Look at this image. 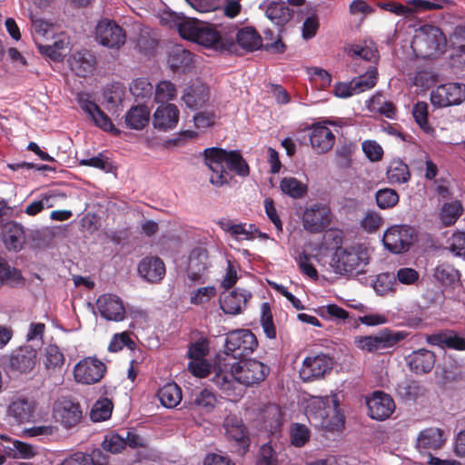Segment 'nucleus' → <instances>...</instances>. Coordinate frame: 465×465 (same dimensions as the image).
<instances>
[{"label":"nucleus","mask_w":465,"mask_h":465,"mask_svg":"<svg viewBox=\"0 0 465 465\" xmlns=\"http://www.w3.org/2000/svg\"><path fill=\"white\" fill-rule=\"evenodd\" d=\"M270 369L256 360L227 362L220 360L213 377V382L224 391L227 397H239L242 390L239 384L252 386L262 381Z\"/></svg>","instance_id":"nucleus-1"},{"label":"nucleus","mask_w":465,"mask_h":465,"mask_svg":"<svg viewBox=\"0 0 465 465\" xmlns=\"http://www.w3.org/2000/svg\"><path fill=\"white\" fill-rule=\"evenodd\" d=\"M204 161L212 172L210 183L215 186H223L228 183L230 175L227 169L240 176L249 174V166L242 155L234 151L213 147L204 150Z\"/></svg>","instance_id":"nucleus-2"},{"label":"nucleus","mask_w":465,"mask_h":465,"mask_svg":"<svg viewBox=\"0 0 465 465\" xmlns=\"http://www.w3.org/2000/svg\"><path fill=\"white\" fill-rule=\"evenodd\" d=\"M305 413L311 421L330 430H338L344 424V414L340 408L337 392L328 396H311L306 401Z\"/></svg>","instance_id":"nucleus-3"},{"label":"nucleus","mask_w":465,"mask_h":465,"mask_svg":"<svg viewBox=\"0 0 465 465\" xmlns=\"http://www.w3.org/2000/svg\"><path fill=\"white\" fill-rule=\"evenodd\" d=\"M180 33L184 38L214 50H230L233 45L232 37L223 36L214 27L197 21L181 25Z\"/></svg>","instance_id":"nucleus-4"},{"label":"nucleus","mask_w":465,"mask_h":465,"mask_svg":"<svg viewBox=\"0 0 465 465\" xmlns=\"http://www.w3.org/2000/svg\"><path fill=\"white\" fill-rule=\"evenodd\" d=\"M369 260L368 248L358 243L337 248L331 258V265L339 274L359 273L363 272Z\"/></svg>","instance_id":"nucleus-5"},{"label":"nucleus","mask_w":465,"mask_h":465,"mask_svg":"<svg viewBox=\"0 0 465 465\" xmlns=\"http://www.w3.org/2000/svg\"><path fill=\"white\" fill-rule=\"evenodd\" d=\"M446 38L437 26L424 25L415 30L411 48L418 57L430 58L442 53Z\"/></svg>","instance_id":"nucleus-6"},{"label":"nucleus","mask_w":465,"mask_h":465,"mask_svg":"<svg viewBox=\"0 0 465 465\" xmlns=\"http://www.w3.org/2000/svg\"><path fill=\"white\" fill-rule=\"evenodd\" d=\"M406 336L407 333L404 331L383 330L375 335L356 336L353 343L361 351L374 352L393 347Z\"/></svg>","instance_id":"nucleus-7"},{"label":"nucleus","mask_w":465,"mask_h":465,"mask_svg":"<svg viewBox=\"0 0 465 465\" xmlns=\"http://www.w3.org/2000/svg\"><path fill=\"white\" fill-rule=\"evenodd\" d=\"M258 345L255 335L249 330H237L228 333L225 341V353L233 359L242 358L253 352Z\"/></svg>","instance_id":"nucleus-8"},{"label":"nucleus","mask_w":465,"mask_h":465,"mask_svg":"<svg viewBox=\"0 0 465 465\" xmlns=\"http://www.w3.org/2000/svg\"><path fill=\"white\" fill-rule=\"evenodd\" d=\"M53 417L64 429L69 430L81 422L83 410L79 402L69 398H61L54 403Z\"/></svg>","instance_id":"nucleus-9"},{"label":"nucleus","mask_w":465,"mask_h":465,"mask_svg":"<svg viewBox=\"0 0 465 465\" xmlns=\"http://www.w3.org/2000/svg\"><path fill=\"white\" fill-rule=\"evenodd\" d=\"M415 230L408 225H393L388 228L382 238L386 249L393 253H401L409 250L414 241Z\"/></svg>","instance_id":"nucleus-10"},{"label":"nucleus","mask_w":465,"mask_h":465,"mask_svg":"<svg viewBox=\"0 0 465 465\" xmlns=\"http://www.w3.org/2000/svg\"><path fill=\"white\" fill-rule=\"evenodd\" d=\"M465 101V84L448 83L437 86L430 93V102L435 107L459 105Z\"/></svg>","instance_id":"nucleus-11"},{"label":"nucleus","mask_w":465,"mask_h":465,"mask_svg":"<svg viewBox=\"0 0 465 465\" xmlns=\"http://www.w3.org/2000/svg\"><path fill=\"white\" fill-rule=\"evenodd\" d=\"M302 221L304 230L312 233L320 232L331 223V209L324 203H312L304 209Z\"/></svg>","instance_id":"nucleus-12"},{"label":"nucleus","mask_w":465,"mask_h":465,"mask_svg":"<svg viewBox=\"0 0 465 465\" xmlns=\"http://www.w3.org/2000/svg\"><path fill=\"white\" fill-rule=\"evenodd\" d=\"M96 41L110 49H120L126 41L124 29L115 22L104 19L95 28Z\"/></svg>","instance_id":"nucleus-13"},{"label":"nucleus","mask_w":465,"mask_h":465,"mask_svg":"<svg viewBox=\"0 0 465 465\" xmlns=\"http://www.w3.org/2000/svg\"><path fill=\"white\" fill-rule=\"evenodd\" d=\"M333 361L324 353L307 356L300 370V377L303 381H312L323 378L332 370Z\"/></svg>","instance_id":"nucleus-14"},{"label":"nucleus","mask_w":465,"mask_h":465,"mask_svg":"<svg viewBox=\"0 0 465 465\" xmlns=\"http://www.w3.org/2000/svg\"><path fill=\"white\" fill-rule=\"evenodd\" d=\"M223 428L227 440L240 455H243L250 447V438L242 419L234 415L227 416L223 420Z\"/></svg>","instance_id":"nucleus-15"},{"label":"nucleus","mask_w":465,"mask_h":465,"mask_svg":"<svg viewBox=\"0 0 465 465\" xmlns=\"http://www.w3.org/2000/svg\"><path fill=\"white\" fill-rule=\"evenodd\" d=\"M105 370V365L102 361L87 357L74 366V377L79 383L94 384L103 378Z\"/></svg>","instance_id":"nucleus-16"},{"label":"nucleus","mask_w":465,"mask_h":465,"mask_svg":"<svg viewBox=\"0 0 465 465\" xmlns=\"http://www.w3.org/2000/svg\"><path fill=\"white\" fill-rule=\"evenodd\" d=\"M101 316L113 322H122L125 318V308L120 297L111 293L101 295L96 301Z\"/></svg>","instance_id":"nucleus-17"},{"label":"nucleus","mask_w":465,"mask_h":465,"mask_svg":"<svg viewBox=\"0 0 465 465\" xmlns=\"http://www.w3.org/2000/svg\"><path fill=\"white\" fill-rule=\"evenodd\" d=\"M366 403L370 417L377 420L388 419L395 410L392 398L382 391H374L366 399Z\"/></svg>","instance_id":"nucleus-18"},{"label":"nucleus","mask_w":465,"mask_h":465,"mask_svg":"<svg viewBox=\"0 0 465 465\" xmlns=\"http://www.w3.org/2000/svg\"><path fill=\"white\" fill-rule=\"evenodd\" d=\"M310 143L317 153H325L333 147L335 135L325 124L318 123L311 127Z\"/></svg>","instance_id":"nucleus-19"},{"label":"nucleus","mask_w":465,"mask_h":465,"mask_svg":"<svg viewBox=\"0 0 465 465\" xmlns=\"http://www.w3.org/2000/svg\"><path fill=\"white\" fill-rule=\"evenodd\" d=\"M447 441L445 431L438 427H430L420 430L416 438V448L419 450H437Z\"/></svg>","instance_id":"nucleus-20"},{"label":"nucleus","mask_w":465,"mask_h":465,"mask_svg":"<svg viewBox=\"0 0 465 465\" xmlns=\"http://www.w3.org/2000/svg\"><path fill=\"white\" fill-rule=\"evenodd\" d=\"M251 297L250 292L235 289L221 295L220 307L225 313L235 315L242 312Z\"/></svg>","instance_id":"nucleus-21"},{"label":"nucleus","mask_w":465,"mask_h":465,"mask_svg":"<svg viewBox=\"0 0 465 465\" xmlns=\"http://www.w3.org/2000/svg\"><path fill=\"white\" fill-rule=\"evenodd\" d=\"M69 67L77 75L86 77L93 74L96 66V57L89 50H80L70 55L67 60Z\"/></svg>","instance_id":"nucleus-22"},{"label":"nucleus","mask_w":465,"mask_h":465,"mask_svg":"<svg viewBox=\"0 0 465 465\" xmlns=\"http://www.w3.org/2000/svg\"><path fill=\"white\" fill-rule=\"evenodd\" d=\"M209 252L203 247L193 249L189 254L187 274L192 281L201 279L210 266Z\"/></svg>","instance_id":"nucleus-23"},{"label":"nucleus","mask_w":465,"mask_h":465,"mask_svg":"<svg viewBox=\"0 0 465 465\" xmlns=\"http://www.w3.org/2000/svg\"><path fill=\"white\" fill-rule=\"evenodd\" d=\"M138 273L145 281L156 283L165 275V265L159 257L146 256L138 263Z\"/></svg>","instance_id":"nucleus-24"},{"label":"nucleus","mask_w":465,"mask_h":465,"mask_svg":"<svg viewBox=\"0 0 465 465\" xmlns=\"http://www.w3.org/2000/svg\"><path fill=\"white\" fill-rule=\"evenodd\" d=\"M36 402L34 399L15 397L8 406V415L19 422H28L35 417Z\"/></svg>","instance_id":"nucleus-25"},{"label":"nucleus","mask_w":465,"mask_h":465,"mask_svg":"<svg viewBox=\"0 0 465 465\" xmlns=\"http://www.w3.org/2000/svg\"><path fill=\"white\" fill-rule=\"evenodd\" d=\"M209 99L210 90L201 82H195L188 85L182 95V101L191 109L202 108L208 103Z\"/></svg>","instance_id":"nucleus-26"},{"label":"nucleus","mask_w":465,"mask_h":465,"mask_svg":"<svg viewBox=\"0 0 465 465\" xmlns=\"http://www.w3.org/2000/svg\"><path fill=\"white\" fill-rule=\"evenodd\" d=\"M179 114V109L175 104H161L156 108L153 115V124L156 129L160 130L173 129L178 124Z\"/></svg>","instance_id":"nucleus-27"},{"label":"nucleus","mask_w":465,"mask_h":465,"mask_svg":"<svg viewBox=\"0 0 465 465\" xmlns=\"http://www.w3.org/2000/svg\"><path fill=\"white\" fill-rule=\"evenodd\" d=\"M219 227L237 241H250L254 237L257 227L254 224L236 223L228 218H222L216 223Z\"/></svg>","instance_id":"nucleus-28"},{"label":"nucleus","mask_w":465,"mask_h":465,"mask_svg":"<svg viewBox=\"0 0 465 465\" xmlns=\"http://www.w3.org/2000/svg\"><path fill=\"white\" fill-rule=\"evenodd\" d=\"M36 351L30 346L20 347L15 350L10 358V365L19 372L31 371L36 362Z\"/></svg>","instance_id":"nucleus-29"},{"label":"nucleus","mask_w":465,"mask_h":465,"mask_svg":"<svg viewBox=\"0 0 465 465\" xmlns=\"http://www.w3.org/2000/svg\"><path fill=\"white\" fill-rule=\"evenodd\" d=\"M81 108L91 117L94 124L104 131L119 134V131L114 128L110 118L98 107L96 104L87 98H81Z\"/></svg>","instance_id":"nucleus-30"},{"label":"nucleus","mask_w":465,"mask_h":465,"mask_svg":"<svg viewBox=\"0 0 465 465\" xmlns=\"http://www.w3.org/2000/svg\"><path fill=\"white\" fill-rule=\"evenodd\" d=\"M2 240L9 251H20L25 242L23 227L14 222L6 223L2 228Z\"/></svg>","instance_id":"nucleus-31"},{"label":"nucleus","mask_w":465,"mask_h":465,"mask_svg":"<svg viewBox=\"0 0 465 465\" xmlns=\"http://www.w3.org/2000/svg\"><path fill=\"white\" fill-rule=\"evenodd\" d=\"M435 363V356L429 350L420 349L408 356V365L416 374L430 372Z\"/></svg>","instance_id":"nucleus-32"},{"label":"nucleus","mask_w":465,"mask_h":465,"mask_svg":"<svg viewBox=\"0 0 465 465\" xmlns=\"http://www.w3.org/2000/svg\"><path fill=\"white\" fill-rule=\"evenodd\" d=\"M64 355L60 348L54 344L47 345L42 353V362L49 372H60L64 364Z\"/></svg>","instance_id":"nucleus-33"},{"label":"nucleus","mask_w":465,"mask_h":465,"mask_svg":"<svg viewBox=\"0 0 465 465\" xmlns=\"http://www.w3.org/2000/svg\"><path fill=\"white\" fill-rule=\"evenodd\" d=\"M49 42L45 45H41L40 53L48 56L53 61H62L69 45L68 38L64 34L54 35V38Z\"/></svg>","instance_id":"nucleus-34"},{"label":"nucleus","mask_w":465,"mask_h":465,"mask_svg":"<svg viewBox=\"0 0 465 465\" xmlns=\"http://www.w3.org/2000/svg\"><path fill=\"white\" fill-rule=\"evenodd\" d=\"M107 457L101 450L93 452V455L75 452L64 459L59 465H106Z\"/></svg>","instance_id":"nucleus-35"},{"label":"nucleus","mask_w":465,"mask_h":465,"mask_svg":"<svg viewBox=\"0 0 465 465\" xmlns=\"http://www.w3.org/2000/svg\"><path fill=\"white\" fill-rule=\"evenodd\" d=\"M433 278L444 286H452L460 282V273L449 262H439L433 269Z\"/></svg>","instance_id":"nucleus-36"},{"label":"nucleus","mask_w":465,"mask_h":465,"mask_svg":"<svg viewBox=\"0 0 465 465\" xmlns=\"http://www.w3.org/2000/svg\"><path fill=\"white\" fill-rule=\"evenodd\" d=\"M345 50L351 57L355 59H363L369 62H376L378 59V51L372 42L364 41L350 45Z\"/></svg>","instance_id":"nucleus-37"},{"label":"nucleus","mask_w":465,"mask_h":465,"mask_svg":"<svg viewBox=\"0 0 465 465\" xmlns=\"http://www.w3.org/2000/svg\"><path fill=\"white\" fill-rule=\"evenodd\" d=\"M33 38L37 45L39 52L41 45H45L51 39L54 38V26L41 19L32 20Z\"/></svg>","instance_id":"nucleus-38"},{"label":"nucleus","mask_w":465,"mask_h":465,"mask_svg":"<svg viewBox=\"0 0 465 465\" xmlns=\"http://www.w3.org/2000/svg\"><path fill=\"white\" fill-rule=\"evenodd\" d=\"M150 111L146 106H133L125 114V124L134 130H142L149 122Z\"/></svg>","instance_id":"nucleus-39"},{"label":"nucleus","mask_w":465,"mask_h":465,"mask_svg":"<svg viewBox=\"0 0 465 465\" xmlns=\"http://www.w3.org/2000/svg\"><path fill=\"white\" fill-rule=\"evenodd\" d=\"M238 45L244 50L252 52L262 45L261 35L252 27H244L236 35Z\"/></svg>","instance_id":"nucleus-40"},{"label":"nucleus","mask_w":465,"mask_h":465,"mask_svg":"<svg viewBox=\"0 0 465 465\" xmlns=\"http://www.w3.org/2000/svg\"><path fill=\"white\" fill-rule=\"evenodd\" d=\"M280 189L283 194L291 198L301 199L307 194L308 186L295 177L286 176L281 180Z\"/></svg>","instance_id":"nucleus-41"},{"label":"nucleus","mask_w":465,"mask_h":465,"mask_svg":"<svg viewBox=\"0 0 465 465\" xmlns=\"http://www.w3.org/2000/svg\"><path fill=\"white\" fill-rule=\"evenodd\" d=\"M429 341L434 345L448 347L454 350H465V338L454 332H443L429 337Z\"/></svg>","instance_id":"nucleus-42"},{"label":"nucleus","mask_w":465,"mask_h":465,"mask_svg":"<svg viewBox=\"0 0 465 465\" xmlns=\"http://www.w3.org/2000/svg\"><path fill=\"white\" fill-rule=\"evenodd\" d=\"M265 15L276 25H285L292 17L291 10L283 2L271 3L266 8Z\"/></svg>","instance_id":"nucleus-43"},{"label":"nucleus","mask_w":465,"mask_h":465,"mask_svg":"<svg viewBox=\"0 0 465 465\" xmlns=\"http://www.w3.org/2000/svg\"><path fill=\"white\" fill-rule=\"evenodd\" d=\"M387 180L390 183H404L411 178L408 165L401 160H392L387 169Z\"/></svg>","instance_id":"nucleus-44"},{"label":"nucleus","mask_w":465,"mask_h":465,"mask_svg":"<svg viewBox=\"0 0 465 465\" xmlns=\"http://www.w3.org/2000/svg\"><path fill=\"white\" fill-rule=\"evenodd\" d=\"M158 398L163 406L172 409L181 402L182 391L176 383L170 382L159 390Z\"/></svg>","instance_id":"nucleus-45"},{"label":"nucleus","mask_w":465,"mask_h":465,"mask_svg":"<svg viewBox=\"0 0 465 465\" xmlns=\"http://www.w3.org/2000/svg\"><path fill=\"white\" fill-rule=\"evenodd\" d=\"M168 63L174 71L184 70L193 63V54L180 45H175L170 51Z\"/></svg>","instance_id":"nucleus-46"},{"label":"nucleus","mask_w":465,"mask_h":465,"mask_svg":"<svg viewBox=\"0 0 465 465\" xmlns=\"http://www.w3.org/2000/svg\"><path fill=\"white\" fill-rule=\"evenodd\" d=\"M114 410V403L108 398L97 400L90 411V419L94 422H101L111 418Z\"/></svg>","instance_id":"nucleus-47"},{"label":"nucleus","mask_w":465,"mask_h":465,"mask_svg":"<svg viewBox=\"0 0 465 465\" xmlns=\"http://www.w3.org/2000/svg\"><path fill=\"white\" fill-rule=\"evenodd\" d=\"M377 80V68L371 66L367 70V72L364 74H361L351 80L354 87V93H356V94H359L361 93L372 89L376 85Z\"/></svg>","instance_id":"nucleus-48"},{"label":"nucleus","mask_w":465,"mask_h":465,"mask_svg":"<svg viewBox=\"0 0 465 465\" xmlns=\"http://www.w3.org/2000/svg\"><path fill=\"white\" fill-rule=\"evenodd\" d=\"M396 286L395 275L389 272L378 274L372 282L375 292L381 296L394 293Z\"/></svg>","instance_id":"nucleus-49"},{"label":"nucleus","mask_w":465,"mask_h":465,"mask_svg":"<svg viewBox=\"0 0 465 465\" xmlns=\"http://www.w3.org/2000/svg\"><path fill=\"white\" fill-rule=\"evenodd\" d=\"M463 207L460 201L444 203L440 212V219L444 226H450L462 214Z\"/></svg>","instance_id":"nucleus-50"},{"label":"nucleus","mask_w":465,"mask_h":465,"mask_svg":"<svg viewBox=\"0 0 465 465\" xmlns=\"http://www.w3.org/2000/svg\"><path fill=\"white\" fill-rule=\"evenodd\" d=\"M176 95V87L170 81H161L155 87L154 100L158 104H167V102L175 99Z\"/></svg>","instance_id":"nucleus-51"},{"label":"nucleus","mask_w":465,"mask_h":465,"mask_svg":"<svg viewBox=\"0 0 465 465\" xmlns=\"http://www.w3.org/2000/svg\"><path fill=\"white\" fill-rule=\"evenodd\" d=\"M412 114L418 125L428 134L433 135L434 129L428 122V104L425 102H418L412 109Z\"/></svg>","instance_id":"nucleus-52"},{"label":"nucleus","mask_w":465,"mask_h":465,"mask_svg":"<svg viewBox=\"0 0 465 465\" xmlns=\"http://www.w3.org/2000/svg\"><path fill=\"white\" fill-rule=\"evenodd\" d=\"M377 205L381 209H390L399 203V194L391 188L380 189L375 194Z\"/></svg>","instance_id":"nucleus-53"},{"label":"nucleus","mask_w":465,"mask_h":465,"mask_svg":"<svg viewBox=\"0 0 465 465\" xmlns=\"http://www.w3.org/2000/svg\"><path fill=\"white\" fill-rule=\"evenodd\" d=\"M382 225L383 218L375 211H368L361 220V229L368 233L376 232Z\"/></svg>","instance_id":"nucleus-54"},{"label":"nucleus","mask_w":465,"mask_h":465,"mask_svg":"<svg viewBox=\"0 0 465 465\" xmlns=\"http://www.w3.org/2000/svg\"><path fill=\"white\" fill-rule=\"evenodd\" d=\"M311 432L309 429L300 423H294L290 430L291 443L295 447H302L309 440Z\"/></svg>","instance_id":"nucleus-55"},{"label":"nucleus","mask_w":465,"mask_h":465,"mask_svg":"<svg viewBox=\"0 0 465 465\" xmlns=\"http://www.w3.org/2000/svg\"><path fill=\"white\" fill-rule=\"evenodd\" d=\"M125 446L126 441L124 437L113 432L105 435L102 443L103 449L111 453H118L122 451Z\"/></svg>","instance_id":"nucleus-56"},{"label":"nucleus","mask_w":465,"mask_h":465,"mask_svg":"<svg viewBox=\"0 0 465 465\" xmlns=\"http://www.w3.org/2000/svg\"><path fill=\"white\" fill-rule=\"evenodd\" d=\"M307 74L319 88L326 89L331 85V75L326 70L314 66L307 68Z\"/></svg>","instance_id":"nucleus-57"},{"label":"nucleus","mask_w":465,"mask_h":465,"mask_svg":"<svg viewBox=\"0 0 465 465\" xmlns=\"http://www.w3.org/2000/svg\"><path fill=\"white\" fill-rule=\"evenodd\" d=\"M131 94L139 99L150 97L153 94V85L146 78H137L130 85Z\"/></svg>","instance_id":"nucleus-58"},{"label":"nucleus","mask_w":465,"mask_h":465,"mask_svg":"<svg viewBox=\"0 0 465 465\" xmlns=\"http://www.w3.org/2000/svg\"><path fill=\"white\" fill-rule=\"evenodd\" d=\"M261 325L267 338H276V330L273 324L272 315L270 310V306L266 302L262 303V306Z\"/></svg>","instance_id":"nucleus-59"},{"label":"nucleus","mask_w":465,"mask_h":465,"mask_svg":"<svg viewBox=\"0 0 465 465\" xmlns=\"http://www.w3.org/2000/svg\"><path fill=\"white\" fill-rule=\"evenodd\" d=\"M215 295L216 289L214 286L201 287L191 292L190 302L192 304L200 305L208 302Z\"/></svg>","instance_id":"nucleus-60"},{"label":"nucleus","mask_w":465,"mask_h":465,"mask_svg":"<svg viewBox=\"0 0 465 465\" xmlns=\"http://www.w3.org/2000/svg\"><path fill=\"white\" fill-rule=\"evenodd\" d=\"M355 145L352 143H344L335 151L337 163L341 167H348L351 163V156L355 152Z\"/></svg>","instance_id":"nucleus-61"},{"label":"nucleus","mask_w":465,"mask_h":465,"mask_svg":"<svg viewBox=\"0 0 465 465\" xmlns=\"http://www.w3.org/2000/svg\"><path fill=\"white\" fill-rule=\"evenodd\" d=\"M362 151L371 162H379L382 159L383 149L374 140H366L361 144Z\"/></svg>","instance_id":"nucleus-62"},{"label":"nucleus","mask_w":465,"mask_h":465,"mask_svg":"<svg viewBox=\"0 0 465 465\" xmlns=\"http://www.w3.org/2000/svg\"><path fill=\"white\" fill-rule=\"evenodd\" d=\"M0 276L2 283H17L22 279L21 272L15 268L10 266L5 260L0 258Z\"/></svg>","instance_id":"nucleus-63"},{"label":"nucleus","mask_w":465,"mask_h":465,"mask_svg":"<svg viewBox=\"0 0 465 465\" xmlns=\"http://www.w3.org/2000/svg\"><path fill=\"white\" fill-rule=\"evenodd\" d=\"M449 249L454 255L465 257V232L452 234Z\"/></svg>","instance_id":"nucleus-64"}]
</instances>
